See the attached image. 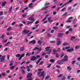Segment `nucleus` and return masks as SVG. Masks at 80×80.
<instances>
[{
    "mask_svg": "<svg viewBox=\"0 0 80 80\" xmlns=\"http://www.w3.org/2000/svg\"><path fill=\"white\" fill-rule=\"evenodd\" d=\"M40 56L39 55H37L36 56V57L35 56H32L30 58V60L33 62V61H35V60L37 58H40Z\"/></svg>",
    "mask_w": 80,
    "mask_h": 80,
    "instance_id": "f257e3e1",
    "label": "nucleus"
},
{
    "mask_svg": "<svg viewBox=\"0 0 80 80\" xmlns=\"http://www.w3.org/2000/svg\"><path fill=\"white\" fill-rule=\"evenodd\" d=\"M50 48V47H47L45 49L46 50H48L47 53L48 54H50V52H52V50H49V48Z\"/></svg>",
    "mask_w": 80,
    "mask_h": 80,
    "instance_id": "f03ea898",
    "label": "nucleus"
},
{
    "mask_svg": "<svg viewBox=\"0 0 80 80\" xmlns=\"http://www.w3.org/2000/svg\"><path fill=\"white\" fill-rule=\"evenodd\" d=\"M61 60L62 61V62H67V61H68V58L67 56H64V58Z\"/></svg>",
    "mask_w": 80,
    "mask_h": 80,
    "instance_id": "7ed1b4c3",
    "label": "nucleus"
},
{
    "mask_svg": "<svg viewBox=\"0 0 80 80\" xmlns=\"http://www.w3.org/2000/svg\"><path fill=\"white\" fill-rule=\"evenodd\" d=\"M38 75L39 76H43V75H44V74H45V73L44 71H42L41 72H39L38 73Z\"/></svg>",
    "mask_w": 80,
    "mask_h": 80,
    "instance_id": "20e7f679",
    "label": "nucleus"
},
{
    "mask_svg": "<svg viewBox=\"0 0 80 80\" xmlns=\"http://www.w3.org/2000/svg\"><path fill=\"white\" fill-rule=\"evenodd\" d=\"M51 19H52V18L51 17L48 18V21L49 23H52V22H53V20H52Z\"/></svg>",
    "mask_w": 80,
    "mask_h": 80,
    "instance_id": "39448f33",
    "label": "nucleus"
},
{
    "mask_svg": "<svg viewBox=\"0 0 80 80\" xmlns=\"http://www.w3.org/2000/svg\"><path fill=\"white\" fill-rule=\"evenodd\" d=\"M57 40L58 41L57 42V45H59L61 43V42L60 41V38H58Z\"/></svg>",
    "mask_w": 80,
    "mask_h": 80,
    "instance_id": "423d86ee",
    "label": "nucleus"
},
{
    "mask_svg": "<svg viewBox=\"0 0 80 80\" xmlns=\"http://www.w3.org/2000/svg\"><path fill=\"white\" fill-rule=\"evenodd\" d=\"M5 56H4L2 57V58H1V62H3L4 60V59H5V58L6 57Z\"/></svg>",
    "mask_w": 80,
    "mask_h": 80,
    "instance_id": "0eeeda50",
    "label": "nucleus"
},
{
    "mask_svg": "<svg viewBox=\"0 0 80 80\" xmlns=\"http://www.w3.org/2000/svg\"><path fill=\"white\" fill-rule=\"evenodd\" d=\"M29 43H32V44H35L36 43V41L35 40L30 41Z\"/></svg>",
    "mask_w": 80,
    "mask_h": 80,
    "instance_id": "6e6552de",
    "label": "nucleus"
},
{
    "mask_svg": "<svg viewBox=\"0 0 80 80\" xmlns=\"http://www.w3.org/2000/svg\"><path fill=\"white\" fill-rule=\"evenodd\" d=\"M32 76V73H29L27 76V78H30Z\"/></svg>",
    "mask_w": 80,
    "mask_h": 80,
    "instance_id": "1a4fd4ad",
    "label": "nucleus"
},
{
    "mask_svg": "<svg viewBox=\"0 0 80 80\" xmlns=\"http://www.w3.org/2000/svg\"><path fill=\"white\" fill-rule=\"evenodd\" d=\"M12 9H13L12 7L11 6L9 9V12L11 13L12 11Z\"/></svg>",
    "mask_w": 80,
    "mask_h": 80,
    "instance_id": "9d476101",
    "label": "nucleus"
},
{
    "mask_svg": "<svg viewBox=\"0 0 80 80\" xmlns=\"http://www.w3.org/2000/svg\"><path fill=\"white\" fill-rule=\"evenodd\" d=\"M57 62L58 64H61V63H62V60L61 61L58 60Z\"/></svg>",
    "mask_w": 80,
    "mask_h": 80,
    "instance_id": "9b49d317",
    "label": "nucleus"
},
{
    "mask_svg": "<svg viewBox=\"0 0 80 80\" xmlns=\"http://www.w3.org/2000/svg\"><path fill=\"white\" fill-rule=\"evenodd\" d=\"M29 20L31 21H34V18L31 17L29 18Z\"/></svg>",
    "mask_w": 80,
    "mask_h": 80,
    "instance_id": "f8f14e48",
    "label": "nucleus"
},
{
    "mask_svg": "<svg viewBox=\"0 0 80 80\" xmlns=\"http://www.w3.org/2000/svg\"><path fill=\"white\" fill-rule=\"evenodd\" d=\"M20 51H23L24 50V47H21L20 48Z\"/></svg>",
    "mask_w": 80,
    "mask_h": 80,
    "instance_id": "ddd939ff",
    "label": "nucleus"
},
{
    "mask_svg": "<svg viewBox=\"0 0 80 80\" xmlns=\"http://www.w3.org/2000/svg\"><path fill=\"white\" fill-rule=\"evenodd\" d=\"M12 28L11 27H10L7 29V31H10V30H12Z\"/></svg>",
    "mask_w": 80,
    "mask_h": 80,
    "instance_id": "4468645a",
    "label": "nucleus"
},
{
    "mask_svg": "<svg viewBox=\"0 0 80 80\" xmlns=\"http://www.w3.org/2000/svg\"><path fill=\"white\" fill-rule=\"evenodd\" d=\"M6 3H7V2H3L2 4V6H3V7L5 6V4H6Z\"/></svg>",
    "mask_w": 80,
    "mask_h": 80,
    "instance_id": "2eb2a0df",
    "label": "nucleus"
},
{
    "mask_svg": "<svg viewBox=\"0 0 80 80\" xmlns=\"http://www.w3.org/2000/svg\"><path fill=\"white\" fill-rule=\"evenodd\" d=\"M31 55V53H26V56H28V57H29V56H30Z\"/></svg>",
    "mask_w": 80,
    "mask_h": 80,
    "instance_id": "dca6fc26",
    "label": "nucleus"
},
{
    "mask_svg": "<svg viewBox=\"0 0 80 80\" xmlns=\"http://www.w3.org/2000/svg\"><path fill=\"white\" fill-rule=\"evenodd\" d=\"M32 5H33V4L32 3H30L29 4V7L32 8Z\"/></svg>",
    "mask_w": 80,
    "mask_h": 80,
    "instance_id": "f3484780",
    "label": "nucleus"
},
{
    "mask_svg": "<svg viewBox=\"0 0 80 80\" xmlns=\"http://www.w3.org/2000/svg\"><path fill=\"white\" fill-rule=\"evenodd\" d=\"M63 45L64 46H67V45H68V44L66 43H63Z\"/></svg>",
    "mask_w": 80,
    "mask_h": 80,
    "instance_id": "a211bd4d",
    "label": "nucleus"
},
{
    "mask_svg": "<svg viewBox=\"0 0 80 80\" xmlns=\"http://www.w3.org/2000/svg\"><path fill=\"white\" fill-rule=\"evenodd\" d=\"M68 70H72V68L70 67V66H68L67 67Z\"/></svg>",
    "mask_w": 80,
    "mask_h": 80,
    "instance_id": "6ab92c4d",
    "label": "nucleus"
},
{
    "mask_svg": "<svg viewBox=\"0 0 80 80\" xmlns=\"http://www.w3.org/2000/svg\"><path fill=\"white\" fill-rule=\"evenodd\" d=\"M80 48V46H77L75 47V48L76 50H77V49H78V48Z\"/></svg>",
    "mask_w": 80,
    "mask_h": 80,
    "instance_id": "aec40b11",
    "label": "nucleus"
},
{
    "mask_svg": "<svg viewBox=\"0 0 80 80\" xmlns=\"http://www.w3.org/2000/svg\"><path fill=\"white\" fill-rule=\"evenodd\" d=\"M57 50L55 49H54L53 50V54L54 55H55V53H57Z\"/></svg>",
    "mask_w": 80,
    "mask_h": 80,
    "instance_id": "412c9836",
    "label": "nucleus"
},
{
    "mask_svg": "<svg viewBox=\"0 0 80 80\" xmlns=\"http://www.w3.org/2000/svg\"><path fill=\"white\" fill-rule=\"evenodd\" d=\"M38 52L42 51V48H38Z\"/></svg>",
    "mask_w": 80,
    "mask_h": 80,
    "instance_id": "4be33fe9",
    "label": "nucleus"
},
{
    "mask_svg": "<svg viewBox=\"0 0 80 80\" xmlns=\"http://www.w3.org/2000/svg\"><path fill=\"white\" fill-rule=\"evenodd\" d=\"M33 22H30V21H28V22L27 23V25H28L29 24H30V23H33Z\"/></svg>",
    "mask_w": 80,
    "mask_h": 80,
    "instance_id": "5701e85b",
    "label": "nucleus"
},
{
    "mask_svg": "<svg viewBox=\"0 0 80 80\" xmlns=\"http://www.w3.org/2000/svg\"><path fill=\"white\" fill-rule=\"evenodd\" d=\"M55 62V59H51L50 60V62Z\"/></svg>",
    "mask_w": 80,
    "mask_h": 80,
    "instance_id": "b1692460",
    "label": "nucleus"
},
{
    "mask_svg": "<svg viewBox=\"0 0 80 80\" xmlns=\"http://www.w3.org/2000/svg\"><path fill=\"white\" fill-rule=\"evenodd\" d=\"M21 71L22 72V73H23V74H25V72L23 69L21 70Z\"/></svg>",
    "mask_w": 80,
    "mask_h": 80,
    "instance_id": "393cba45",
    "label": "nucleus"
},
{
    "mask_svg": "<svg viewBox=\"0 0 80 80\" xmlns=\"http://www.w3.org/2000/svg\"><path fill=\"white\" fill-rule=\"evenodd\" d=\"M75 38H76L73 36L72 37H71V40H74V39H75Z\"/></svg>",
    "mask_w": 80,
    "mask_h": 80,
    "instance_id": "a878e982",
    "label": "nucleus"
},
{
    "mask_svg": "<svg viewBox=\"0 0 80 80\" xmlns=\"http://www.w3.org/2000/svg\"><path fill=\"white\" fill-rule=\"evenodd\" d=\"M16 57H20V54H18L16 55Z\"/></svg>",
    "mask_w": 80,
    "mask_h": 80,
    "instance_id": "bb28decb",
    "label": "nucleus"
},
{
    "mask_svg": "<svg viewBox=\"0 0 80 80\" xmlns=\"http://www.w3.org/2000/svg\"><path fill=\"white\" fill-rule=\"evenodd\" d=\"M63 35V34L62 33H59L58 34V36H62V35Z\"/></svg>",
    "mask_w": 80,
    "mask_h": 80,
    "instance_id": "cd10ccee",
    "label": "nucleus"
},
{
    "mask_svg": "<svg viewBox=\"0 0 80 80\" xmlns=\"http://www.w3.org/2000/svg\"><path fill=\"white\" fill-rule=\"evenodd\" d=\"M42 60V58L39 59V60L36 63L37 64H38V63H39V62H40V60Z\"/></svg>",
    "mask_w": 80,
    "mask_h": 80,
    "instance_id": "c85d7f7f",
    "label": "nucleus"
},
{
    "mask_svg": "<svg viewBox=\"0 0 80 80\" xmlns=\"http://www.w3.org/2000/svg\"><path fill=\"white\" fill-rule=\"evenodd\" d=\"M48 78H49V76H47L45 78V80H48Z\"/></svg>",
    "mask_w": 80,
    "mask_h": 80,
    "instance_id": "c756f323",
    "label": "nucleus"
},
{
    "mask_svg": "<svg viewBox=\"0 0 80 80\" xmlns=\"http://www.w3.org/2000/svg\"><path fill=\"white\" fill-rule=\"evenodd\" d=\"M10 68L11 69H14V68H15V66H12L10 67Z\"/></svg>",
    "mask_w": 80,
    "mask_h": 80,
    "instance_id": "7c9ffc66",
    "label": "nucleus"
},
{
    "mask_svg": "<svg viewBox=\"0 0 80 80\" xmlns=\"http://www.w3.org/2000/svg\"><path fill=\"white\" fill-rule=\"evenodd\" d=\"M11 43L10 42H7V43L5 44V46H7V45H8L9 43Z\"/></svg>",
    "mask_w": 80,
    "mask_h": 80,
    "instance_id": "2f4dec72",
    "label": "nucleus"
},
{
    "mask_svg": "<svg viewBox=\"0 0 80 80\" xmlns=\"http://www.w3.org/2000/svg\"><path fill=\"white\" fill-rule=\"evenodd\" d=\"M38 43L39 45H41V44H42V42H41V41H38Z\"/></svg>",
    "mask_w": 80,
    "mask_h": 80,
    "instance_id": "473e14b6",
    "label": "nucleus"
},
{
    "mask_svg": "<svg viewBox=\"0 0 80 80\" xmlns=\"http://www.w3.org/2000/svg\"><path fill=\"white\" fill-rule=\"evenodd\" d=\"M69 49L70 50L71 52H73V51L74 50V49L73 48Z\"/></svg>",
    "mask_w": 80,
    "mask_h": 80,
    "instance_id": "72a5a7b5",
    "label": "nucleus"
},
{
    "mask_svg": "<svg viewBox=\"0 0 80 80\" xmlns=\"http://www.w3.org/2000/svg\"><path fill=\"white\" fill-rule=\"evenodd\" d=\"M32 32H30L28 35V36L29 37H30V35L32 34Z\"/></svg>",
    "mask_w": 80,
    "mask_h": 80,
    "instance_id": "f704fd0d",
    "label": "nucleus"
},
{
    "mask_svg": "<svg viewBox=\"0 0 80 80\" xmlns=\"http://www.w3.org/2000/svg\"><path fill=\"white\" fill-rule=\"evenodd\" d=\"M56 58H58V57H59V55L58 54H56Z\"/></svg>",
    "mask_w": 80,
    "mask_h": 80,
    "instance_id": "c9c22d12",
    "label": "nucleus"
},
{
    "mask_svg": "<svg viewBox=\"0 0 80 80\" xmlns=\"http://www.w3.org/2000/svg\"><path fill=\"white\" fill-rule=\"evenodd\" d=\"M62 76H63V75L60 74L58 76V78H59V77H62Z\"/></svg>",
    "mask_w": 80,
    "mask_h": 80,
    "instance_id": "e433bc0d",
    "label": "nucleus"
},
{
    "mask_svg": "<svg viewBox=\"0 0 80 80\" xmlns=\"http://www.w3.org/2000/svg\"><path fill=\"white\" fill-rule=\"evenodd\" d=\"M38 50V47H35L33 50L34 51V50Z\"/></svg>",
    "mask_w": 80,
    "mask_h": 80,
    "instance_id": "4c0bfd02",
    "label": "nucleus"
},
{
    "mask_svg": "<svg viewBox=\"0 0 80 80\" xmlns=\"http://www.w3.org/2000/svg\"><path fill=\"white\" fill-rule=\"evenodd\" d=\"M53 28L54 29V30H57L58 29L57 27H53Z\"/></svg>",
    "mask_w": 80,
    "mask_h": 80,
    "instance_id": "58836bf2",
    "label": "nucleus"
},
{
    "mask_svg": "<svg viewBox=\"0 0 80 80\" xmlns=\"http://www.w3.org/2000/svg\"><path fill=\"white\" fill-rule=\"evenodd\" d=\"M27 13H24L22 14V16L23 17H26V16H27Z\"/></svg>",
    "mask_w": 80,
    "mask_h": 80,
    "instance_id": "ea45409f",
    "label": "nucleus"
},
{
    "mask_svg": "<svg viewBox=\"0 0 80 80\" xmlns=\"http://www.w3.org/2000/svg\"><path fill=\"white\" fill-rule=\"evenodd\" d=\"M4 37H5V35L3 34H2V36L1 37V38H4Z\"/></svg>",
    "mask_w": 80,
    "mask_h": 80,
    "instance_id": "a19ab883",
    "label": "nucleus"
},
{
    "mask_svg": "<svg viewBox=\"0 0 80 80\" xmlns=\"http://www.w3.org/2000/svg\"><path fill=\"white\" fill-rule=\"evenodd\" d=\"M2 77H4V76H5V73H2Z\"/></svg>",
    "mask_w": 80,
    "mask_h": 80,
    "instance_id": "79ce46f5",
    "label": "nucleus"
},
{
    "mask_svg": "<svg viewBox=\"0 0 80 80\" xmlns=\"http://www.w3.org/2000/svg\"><path fill=\"white\" fill-rule=\"evenodd\" d=\"M47 18L45 17L44 19H43L42 20V21L43 22L45 21Z\"/></svg>",
    "mask_w": 80,
    "mask_h": 80,
    "instance_id": "37998d69",
    "label": "nucleus"
},
{
    "mask_svg": "<svg viewBox=\"0 0 80 80\" xmlns=\"http://www.w3.org/2000/svg\"><path fill=\"white\" fill-rule=\"evenodd\" d=\"M70 27H71V26H68L66 27V28H70Z\"/></svg>",
    "mask_w": 80,
    "mask_h": 80,
    "instance_id": "c03bdc74",
    "label": "nucleus"
},
{
    "mask_svg": "<svg viewBox=\"0 0 80 80\" xmlns=\"http://www.w3.org/2000/svg\"><path fill=\"white\" fill-rule=\"evenodd\" d=\"M29 32H30V31H29V30L27 31L26 32V34H28V33H29Z\"/></svg>",
    "mask_w": 80,
    "mask_h": 80,
    "instance_id": "a18cd8bd",
    "label": "nucleus"
},
{
    "mask_svg": "<svg viewBox=\"0 0 80 80\" xmlns=\"http://www.w3.org/2000/svg\"><path fill=\"white\" fill-rule=\"evenodd\" d=\"M15 23H16V22H13L12 23V25H15Z\"/></svg>",
    "mask_w": 80,
    "mask_h": 80,
    "instance_id": "49530a36",
    "label": "nucleus"
},
{
    "mask_svg": "<svg viewBox=\"0 0 80 80\" xmlns=\"http://www.w3.org/2000/svg\"><path fill=\"white\" fill-rule=\"evenodd\" d=\"M67 12H66L65 13H64L63 14V16H65V15H67Z\"/></svg>",
    "mask_w": 80,
    "mask_h": 80,
    "instance_id": "de8ad7c7",
    "label": "nucleus"
},
{
    "mask_svg": "<svg viewBox=\"0 0 80 80\" xmlns=\"http://www.w3.org/2000/svg\"><path fill=\"white\" fill-rule=\"evenodd\" d=\"M49 4H50V3H49V2H47L45 4V5L47 6V5H49Z\"/></svg>",
    "mask_w": 80,
    "mask_h": 80,
    "instance_id": "09e8293b",
    "label": "nucleus"
},
{
    "mask_svg": "<svg viewBox=\"0 0 80 80\" xmlns=\"http://www.w3.org/2000/svg\"><path fill=\"white\" fill-rule=\"evenodd\" d=\"M50 43H55V41H50Z\"/></svg>",
    "mask_w": 80,
    "mask_h": 80,
    "instance_id": "8fccbe9b",
    "label": "nucleus"
},
{
    "mask_svg": "<svg viewBox=\"0 0 80 80\" xmlns=\"http://www.w3.org/2000/svg\"><path fill=\"white\" fill-rule=\"evenodd\" d=\"M26 32H27V30L25 29V30H23V33H26Z\"/></svg>",
    "mask_w": 80,
    "mask_h": 80,
    "instance_id": "3c124183",
    "label": "nucleus"
},
{
    "mask_svg": "<svg viewBox=\"0 0 80 80\" xmlns=\"http://www.w3.org/2000/svg\"><path fill=\"white\" fill-rule=\"evenodd\" d=\"M72 30H73V29L72 28H70L69 29V31H70L71 32H72Z\"/></svg>",
    "mask_w": 80,
    "mask_h": 80,
    "instance_id": "603ef678",
    "label": "nucleus"
},
{
    "mask_svg": "<svg viewBox=\"0 0 80 80\" xmlns=\"http://www.w3.org/2000/svg\"><path fill=\"white\" fill-rule=\"evenodd\" d=\"M65 10V8H63L61 10V11L62 12H63V11H64V10Z\"/></svg>",
    "mask_w": 80,
    "mask_h": 80,
    "instance_id": "864d4df0",
    "label": "nucleus"
},
{
    "mask_svg": "<svg viewBox=\"0 0 80 80\" xmlns=\"http://www.w3.org/2000/svg\"><path fill=\"white\" fill-rule=\"evenodd\" d=\"M67 52H71L70 51V49H67L66 50Z\"/></svg>",
    "mask_w": 80,
    "mask_h": 80,
    "instance_id": "5fc2aeb1",
    "label": "nucleus"
},
{
    "mask_svg": "<svg viewBox=\"0 0 80 80\" xmlns=\"http://www.w3.org/2000/svg\"><path fill=\"white\" fill-rule=\"evenodd\" d=\"M12 38H13L12 36L9 37V40H12Z\"/></svg>",
    "mask_w": 80,
    "mask_h": 80,
    "instance_id": "6e6d98bb",
    "label": "nucleus"
},
{
    "mask_svg": "<svg viewBox=\"0 0 80 80\" xmlns=\"http://www.w3.org/2000/svg\"><path fill=\"white\" fill-rule=\"evenodd\" d=\"M57 14V12H53V15H56Z\"/></svg>",
    "mask_w": 80,
    "mask_h": 80,
    "instance_id": "4d7b16f0",
    "label": "nucleus"
},
{
    "mask_svg": "<svg viewBox=\"0 0 80 80\" xmlns=\"http://www.w3.org/2000/svg\"><path fill=\"white\" fill-rule=\"evenodd\" d=\"M71 77V76H68V77H67L68 79H70V78Z\"/></svg>",
    "mask_w": 80,
    "mask_h": 80,
    "instance_id": "13d9d810",
    "label": "nucleus"
},
{
    "mask_svg": "<svg viewBox=\"0 0 80 80\" xmlns=\"http://www.w3.org/2000/svg\"><path fill=\"white\" fill-rule=\"evenodd\" d=\"M48 8V7H47L46 8H42V10H44V9H46V8Z\"/></svg>",
    "mask_w": 80,
    "mask_h": 80,
    "instance_id": "bf43d9fd",
    "label": "nucleus"
},
{
    "mask_svg": "<svg viewBox=\"0 0 80 80\" xmlns=\"http://www.w3.org/2000/svg\"><path fill=\"white\" fill-rule=\"evenodd\" d=\"M56 67H57L58 68H60V67L58 65L56 66Z\"/></svg>",
    "mask_w": 80,
    "mask_h": 80,
    "instance_id": "052dcab7",
    "label": "nucleus"
},
{
    "mask_svg": "<svg viewBox=\"0 0 80 80\" xmlns=\"http://www.w3.org/2000/svg\"><path fill=\"white\" fill-rule=\"evenodd\" d=\"M42 63H43V61H41V62L39 63V65H41V64H42Z\"/></svg>",
    "mask_w": 80,
    "mask_h": 80,
    "instance_id": "680f3d73",
    "label": "nucleus"
},
{
    "mask_svg": "<svg viewBox=\"0 0 80 80\" xmlns=\"http://www.w3.org/2000/svg\"><path fill=\"white\" fill-rule=\"evenodd\" d=\"M64 56V54H62L61 55V58H62V57Z\"/></svg>",
    "mask_w": 80,
    "mask_h": 80,
    "instance_id": "e2e57ef3",
    "label": "nucleus"
},
{
    "mask_svg": "<svg viewBox=\"0 0 80 80\" xmlns=\"http://www.w3.org/2000/svg\"><path fill=\"white\" fill-rule=\"evenodd\" d=\"M45 58H48V56L46 55L45 56Z\"/></svg>",
    "mask_w": 80,
    "mask_h": 80,
    "instance_id": "0e129e2a",
    "label": "nucleus"
},
{
    "mask_svg": "<svg viewBox=\"0 0 80 80\" xmlns=\"http://www.w3.org/2000/svg\"><path fill=\"white\" fill-rule=\"evenodd\" d=\"M77 60L78 61H80V57H79L77 58Z\"/></svg>",
    "mask_w": 80,
    "mask_h": 80,
    "instance_id": "69168bd1",
    "label": "nucleus"
},
{
    "mask_svg": "<svg viewBox=\"0 0 80 80\" xmlns=\"http://www.w3.org/2000/svg\"><path fill=\"white\" fill-rule=\"evenodd\" d=\"M75 63V61H73L72 62V64H74Z\"/></svg>",
    "mask_w": 80,
    "mask_h": 80,
    "instance_id": "338daca9",
    "label": "nucleus"
},
{
    "mask_svg": "<svg viewBox=\"0 0 80 80\" xmlns=\"http://www.w3.org/2000/svg\"><path fill=\"white\" fill-rule=\"evenodd\" d=\"M80 73V70H78L77 71V73L78 74V73Z\"/></svg>",
    "mask_w": 80,
    "mask_h": 80,
    "instance_id": "774afa93",
    "label": "nucleus"
}]
</instances>
